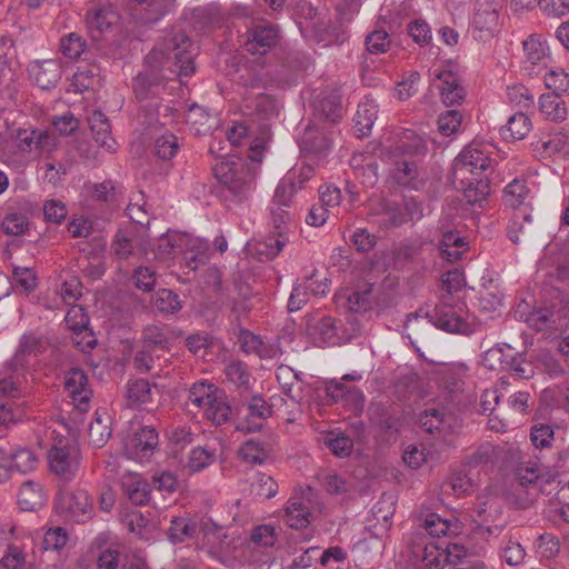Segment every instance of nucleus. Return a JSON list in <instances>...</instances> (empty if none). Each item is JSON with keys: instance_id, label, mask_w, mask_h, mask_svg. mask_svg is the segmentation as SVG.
Returning <instances> with one entry per match:
<instances>
[{"instance_id": "obj_1", "label": "nucleus", "mask_w": 569, "mask_h": 569, "mask_svg": "<svg viewBox=\"0 0 569 569\" xmlns=\"http://www.w3.org/2000/svg\"><path fill=\"white\" fill-rule=\"evenodd\" d=\"M433 327L451 333L470 335L473 332V326L468 319L447 306L436 307L432 316L428 313L422 316L420 312L410 313L405 323L407 337L412 345L426 342Z\"/></svg>"}, {"instance_id": "obj_2", "label": "nucleus", "mask_w": 569, "mask_h": 569, "mask_svg": "<svg viewBox=\"0 0 569 569\" xmlns=\"http://www.w3.org/2000/svg\"><path fill=\"white\" fill-rule=\"evenodd\" d=\"M217 180L223 187L226 201L239 204L249 199L254 184V174L242 161L221 160L213 167Z\"/></svg>"}, {"instance_id": "obj_3", "label": "nucleus", "mask_w": 569, "mask_h": 569, "mask_svg": "<svg viewBox=\"0 0 569 569\" xmlns=\"http://www.w3.org/2000/svg\"><path fill=\"white\" fill-rule=\"evenodd\" d=\"M194 48L190 38L183 33H174L164 38L163 42L148 56H161L160 63L178 77H189L194 73Z\"/></svg>"}, {"instance_id": "obj_4", "label": "nucleus", "mask_w": 569, "mask_h": 569, "mask_svg": "<svg viewBox=\"0 0 569 569\" xmlns=\"http://www.w3.org/2000/svg\"><path fill=\"white\" fill-rule=\"evenodd\" d=\"M516 482L512 496L517 508L531 507L542 492V489L538 488L539 465L531 461L520 463L516 469Z\"/></svg>"}, {"instance_id": "obj_5", "label": "nucleus", "mask_w": 569, "mask_h": 569, "mask_svg": "<svg viewBox=\"0 0 569 569\" xmlns=\"http://www.w3.org/2000/svg\"><path fill=\"white\" fill-rule=\"evenodd\" d=\"M81 452L79 447L69 440H59L48 452L50 471L64 480L74 478L79 470Z\"/></svg>"}, {"instance_id": "obj_6", "label": "nucleus", "mask_w": 569, "mask_h": 569, "mask_svg": "<svg viewBox=\"0 0 569 569\" xmlns=\"http://www.w3.org/2000/svg\"><path fill=\"white\" fill-rule=\"evenodd\" d=\"M503 0H477L473 14V37L478 41L487 42L500 31L499 13Z\"/></svg>"}, {"instance_id": "obj_7", "label": "nucleus", "mask_w": 569, "mask_h": 569, "mask_svg": "<svg viewBox=\"0 0 569 569\" xmlns=\"http://www.w3.org/2000/svg\"><path fill=\"white\" fill-rule=\"evenodd\" d=\"M490 166V158L477 147L465 148L453 161L452 180H466L468 173L478 176Z\"/></svg>"}, {"instance_id": "obj_8", "label": "nucleus", "mask_w": 569, "mask_h": 569, "mask_svg": "<svg viewBox=\"0 0 569 569\" xmlns=\"http://www.w3.org/2000/svg\"><path fill=\"white\" fill-rule=\"evenodd\" d=\"M49 347V341L44 335L37 331H29L22 335L18 348L10 361L14 371L23 369L29 363L31 356L44 352Z\"/></svg>"}, {"instance_id": "obj_9", "label": "nucleus", "mask_w": 569, "mask_h": 569, "mask_svg": "<svg viewBox=\"0 0 569 569\" xmlns=\"http://www.w3.org/2000/svg\"><path fill=\"white\" fill-rule=\"evenodd\" d=\"M64 388L74 406L79 410L86 411L92 397L86 372L79 368L70 369L66 373Z\"/></svg>"}, {"instance_id": "obj_10", "label": "nucleus", "mask_w": 569, "mask_h": 569, "mask_svg": "<svg viewBox=\"0 0 569 569\" xmlns=\"http://www.w3.org/2000/svg\"><path fill=\"white\" fill-rule=\"evenodd\" d=\"M331 138L325 128L308 126L305 128L299 147L302 153L316 158L326 157L331 148Z\"/></svg>"}, {"instance_id": "obj_11", "label": "nucleus", "mask_w": 569, "mask_h": 569, "mask_svg": "<svg viewBox=\"0 0 569 569\" xmlns=\"http://www.w3.org/2000/svg\"><path fill=\"white\" fill-rule=\"evenodd\" d=\"M158 432L152 427H143L126 442L127 453L136 460L149 459L158 447Z\"/></svg>"}, {"instance_id": "obj_12", "label": "nucleus", "mask_w": 569, "mask_h": 569, "mask_svg": "<svg viewBox=\"0 0 569 569\" xmlns=\"http://www.w3.org/2000/svg\"><path fill=\"white\" fill-rule=\"evenodd\" d=\"M421 428L437 438H445L455 431L457 419L440 409H426L419 417Z\"/></svg>"}, {"instance_id": "obj_13", "label": "nucleus", "mask_w": 569, "mask_h": 569, "mask_svg": "<svg viewBox=\"0 0 569 569\" xmlns=\"http://www.w3.org/2000/svg\"><path fill=\"white\" fill-rule=\"evenodd\" d=\"M279 40V30L272 24H257L249 32L248 40L244 42V50L250 54L263 56Z\"/></svg>"}, {"instance_id": "obj_14", "label": "nucleus", "mask_w": 569, "mask_h": 569, "mask_svg": "<svg viewBox=\"0 0 569 569\" xmlns=\"http://www.w3.org/2000/svg\"><path fill=\"white\" fill-rule=\"evenodd\" d=\"M54 144L56 138L47 131L19 129L16 133V147L22 153L49 151Z\"/></svg>"}, {"instance_id": "obj_15", "label": "nucleus", "mask_w": 569, "mask_h": 569, "mask_svg": "<svg viewBox=\"0 0 569 569\" xmlns=\"http://www.w3.org/2000/svg\"><path fill=\"white\" fill-rule=\"evenodd\" d=\"M270 211L272 223L278 237L269 238L264 242L266 250H260L261 253L266 254L267 259H273L286 246L287 238L284 237V231L287 230V226L290 220L289 212L283 207L271 204Z\"/></svg>"}, {"instance_id": "obj_16", "label": "nucleus", "mask_w": 569, "mask_h": 569, "mask_svg": "<svg viewBox=\"0 0 569 569\" xmlns=\"http://www.w3.org/2000/svg\"><path fill=\"white\" fill-rule=\"evenodd\" d=\"M120 487L127 498L136 506H143L150 501V485L137 472L126 471L120 478Z\"/></svg>"}, {"instance_id": "obj_17", "label": "nucleus", "mask_w": 569, "mask_h": 569, "mask_svg": "<svg viewBox=\"0 0 569 569\" xmlns=\"http://www.w3.org/2000/svg\"><path fill=\"white\" fill-rule=\"evenodd\" d=\"M326 393L333 402H341L352 410H359L363 406L365 396L356 387L347 386L341 380H330L326 382Z\"/></svg>"}, {"instance_id": "obj_18", "label": "nucleus", "mask_w": 569, "mask_h": 569, "mask_svg": "<svg viewBox=\"0 0 569 569\" xmlns=\"http://www.w3.org/2000/svg\"><path fill=\"white\" fill-rule=\"evenodd\" d=\"M435 77L441 82L439 90L442 102L447 107L460 106L466 98V90L458 76L449 70H442L436 72Z\"/></svg>"}, {"instance_id": "obj_19", "label": "nucleus", "mask_w": 569, "mask_h": 569, "mask_svg": "<svg viewBox=\"0 0 569 569\" xmlns=\"http://www.w3.org/2000/svg\"><path fill=\"white\" fill-rule=\"evenodd\" d=\"M426 140L412 130H405L400 134L392 151V157H402L420 160L427 153Z\"/></svg>"}, {"instance_id": "obj_20", "label": "nucleus", "mask_w": 569, "mask_h": 569, "mask_svg": "<svg viewBox=\"0 0 569 569\" xmlns=\"http://www.w3.org/2000/svg\"><path fill=\"white\" fill-rule=\"evenodd\" d=\"M271 413V407L268 406L267 401L260 396H254L248 403L246 415L238 429L249 432L259 431L263 421L270 417Z\"/></svg>"}, {"instance_id": "obj_21", "label": "nucleus", "mask_w": 569, "mask_h": 569, "mask_svg": "<svg viewBox=\"0 0 569 569\" xmlns=\"http://www.w3.org/2000/svg\"><path fill=\"white\" fill-rule=\"evenodd\" d=\"M28 71L33 82L42 89L52 88L61 76L60 64L52 59L31 62Z\"/></svg>"}, {"instance_id": "obj_22", "label": "nucleus", "mask_w": 569, "mask_h": 569, "mask_svg": "<svg viewBox=\"0 0 569 569\" xmlns=\"http://www.w3.org/2000/svg\"><path fill=\"white\" fill-rule=\"evenodd\" d=\"M392 177L398 184L418 189L422 184L417 159L393 157Z\"/></svg>"}, {"instance_id": "obj_23", "label": "nucleus", "mask_w": 569, "mask_h": 569, "mask_svg": "<svg viewBox=\"0 0 569 569\" xmlns=\"http://www.w3.org/2000/svg\"><path fill=\"white\" fill-rule=\"evenodd\" d=\"M47 500L43 486L34 480L24 481L18 492V505L24 511H36Z\"/></svg>"}, {"instance_id": "obj_24", "label": "nucleus", "mask_w": 569, "mask_h": 569, "mask_svg": "<svg viewBox=\"0 0 569 569\" xmlns=\"http://www.w3.org/2000/svg\"><path fill=\"white\" fill-rule=\"evenodd\" d=\"M118 13L109 2L99 3L87 11L86 21L88 28L93 31L104 32L118 21Z\"/></svg>"}, {"instance_id": "obj_25", "label": "nucleus", "mask_w": 569, "mask_h": 569, "mask_svg": "<svg viewBox=\"0 0 569 569\" xmlns=\"http://www.w3.org/2000/svg\"><path fill=\"white\" fill-rule=\"evenodd\" d=\"M62 503L63 508L76 521H83L86 518L90 517L92 499L84 490L64 495L62 497Z\"/></svg>"}, {"instance_id": "obj_26", "label": "nucleus", "mask_w": 569, "mask_h": 569, "mask_svg": "<svg viewBox=\"0 0 569 569\" xmlns=\"http://www.w3.org/2000/svg\"><path fill=\"white\" fill-rule=\"evenodd\" d=\"M88 123L96 142L109 151H114L116 141L111 137V128L107 117L98 110L88 117Z\"/></svg>"}, {"instance_id": "obj_27", "label": "nucleus", "mask_w": 569, "mask_h": 569, "mask_svg": "<svg viewBox=\"0 0 569 569\" xmlns=\"http://www.w3.org/2000/svg\"><path fill=\"white\" fill-rule=\"evenodd\" d=\"M244 110L258 120H270L278 114L274 99L264 93L247 97L244 99Z\"/></svg>"}, {"instance_id": "obj_28", "label": "nucleus", "mask_w": 569, "mask_h": 569, "mask_svg": "<svg viewBox=\"0 0 569 569\" xmlns=\"http://www.w3.org/2000/svg\"><path fill=\"white\" fill-rule=\"evenodd\" d=\"M455 184L457 189L463 192L469 204L480 203L487 199L491 191L489 180L476 176L470 179L467 177L466 180H458Z\"/></svg>"}, {"instance_id": "obj_29", "label": "nucleus", "mask_w": 569, "mask_h": 569, "mask_svg": "<svg viewBox=\"0 0 569 569\" xmlns=\"http://www.w3.org/2000/svg\"><path fill=\"white\" fill-rule=\"evenodd\" d=\"M315 109L332 123L342 117L341 98L337 90H325L315 103Z\"/></svg>"}, {"instance_id": "obj_30", "label": "nucleus", "mask_w": 569, "mask_h": 569, "mask_svg": "<svg viewBox=\"0 0 569 569\" xmlns=\"http://www.w3.org/2000/svg\"><path fill=\"white\" fill-rule=\"evenodd\" d=\"M453 551H460V547L458 545H452L451 548L447 547L443 549L435 542H428L423 547V556L421 560L428 568L443 569L447 563H453V560L451 559Z\"/></svg>"}, {"instance_id": "obj_31", "label": "nucleus", "mask_w": 569, "mask_h": 569, "mask_svg": "<svg viewBox=\"0 0 569 569\" xmlns=\"http://www.w3.org/2000/svg\"><path fill=\"white\" fill-rule=\"evenodd\" d=\"M217 392L218 388L214 385L198 381L188 390L186 407L189 411H192L193 409L203 411L206 407L210 405L211 398H213Z\"/></svg>"}, {"instance_id": "obj_32", "label": "nucleus", "mask_w": 569, "mask_h": 569, "mask_svg": "<svg viewBox=\"0 0 569 569\" xmlns=\"http://www.w3.org/2000/svg\"><path fill=\"white\" fill-rule=\"evenodd\" d=\"M377 104L373 102H362L358 104L353 117L355 130L359 138L369 136L372 126L377 119Z\"/></svg>"}, {"instance_id": "obj_33", "label": "nucleus", "mask_w": 569, "mask_h": 569, "mask_svg": "<svg viewBox=\"0 0 569 569\" xmlns=\"http://www.w3.org/2000/svg\"><path fill=\"white\" fill-rule=\"evenodd\" d=\"M531 130V121L523 112H517L509 118L506 126L500 129V134L505 140H521Z\"/></svg>"}, {"instance_id": "obj_34", "label": "nucleus", "mask_w": 569, "mask_h": 569, "mask_svg": "<svg viewBox=\"0 0 569 569\" xmlns=\"http://www.w3.org/2000/svg\"><path fill=\"white\" fill-rule=\"evenodd\" d=\"M526 62L532 67L545 64L548 59V47L539 34H531L522 42Z\"/></svg>"}, {"instance_id": "obj_35", "label": "nucleus", "mask_w": 569, "mask_h": 569, "mask_svg": "<svg viewBox=\"0 0 569 569\" xmlns=\"http://www.w3.org/2000/svg\"><path fill=\"white\" fill-rule=\"evenodd\" d=\"M512 351L509 345L495 346L483 353L482 365L489 370L506 371Z\"/></svg>"}, {"instance_id": "obj_36", "label": "nucleus", "mask_w": 569, "mask_h": 569, "mask_svg": "<svg viewBox=\"0 0 569 569\" xmlns=\"http://www.w3.org/2000/svg\"><path fill=\"white\" fill-rule=\"evenodd\" d=\"M535 231L532 217L525 211L515 213L508 226V237L515 243H518L521 237H529Z\"/></svg>"}, {"instance_id": "obj_37", "label": "nucleus", "mask_w": 569, "mask_h": 569, "mask_svg": "<svg viewBox=\"0 0 569 569\" xmlns=\"http://www.w3.org/2000/svg\"><path fill=\"white\" fill-rule=\"evenodd\" d=\"M284 521L293 529L307 528L310 523L309 508L297 500L290 499L284 509Z\"/></svg>"}, {"instance_id": "obj_38", "label": "nucleus", "mask_w": 569, "mask_h": 569, "mask_svg": "<svg viewBox=\"0 0 569 569\" xmlns=\"http://www.w3.org/2000/svg\"><path fill=\"white\" fill-rule=\"evenodd\" d=\"M423 527L432 537H441L451 533L457 535L460 529V525L457 520L451 521L449 519L441 518L437 513L428 515L423 521Z\"/></svg>"}, {"instance_id": "obj_39", "label": "nucleus", "mask_w": 569, "mask_h": 569, "mask_svg": "<svg viewBox=\"0 0 569 569\" xmlns=\"http://www.w3.org/2000/svg\"><path fill=\"white\" fill-rule=\"evenodd\" d=\"M540 111L551 121H561L566 118L567 109L560 94H542L539 99Z\"/></svg>"}, {"instance_id": "obj_40", "label": "nucleus", "mask_w": 569, "mask_h": 569, "mask_svg": "<svg viewBox=\"0 0 569 569\" xmlns=\"http://www.w3.org/2000/svg\"><path fill=\"white\" fill-rule=\"evenodd\" d=\"M203 415L208 420L220 426L229 420L231 407L226 401V398L218 391L216 396L211 398L210 405L203 410Z\"/></svg>"}, {"instance_id": "obj_41", "label": "nucleus", "mask_w": 569, "mask_h": 569, "mask_svg": "<svg viewBox=\"0 0 569 569\" xmlns=\"http://www.w3.org/2000/svg\"><path fill=\"white\" fill-rule=\"evenodd\" d=\"M111 436V429L109 426V417L107 413L100 415L96 412V418L90 422L89 426V439L90 442L98 448L106 445Z\"/></svg>"}, {"instance_id": "obj_42", "label": "nucleus", "mask_w": 569, "mask_h": 569, "mask_svg": "<svg viewBox=\"0 0 569 569\" xmlns=\"http://www.w3.org/2000/svg\"><path fill=\"white\" fill-rule=\"evenodd\" d=\"M532 146L541 154L551 157L567 151L568 137L565 133L558 132L549 136L547 139H539L532 142Z\"/></svg>"}, {"instance_id": "obj_43", "label": "nucleus", "mask_w": 569, "mask_h": 569, "mask_svg": "<svg viewBox=\"0 0 569 569\" xmlns=\"http://www.w3.org/2000/svg\"><path fill=\"white\" fill-rule=\"evenodd\" d=\"M122 522L130 532L140 539H150L153 525L140 511L127 513Z\"/></svg>"}, {"instance_id": "obj_44", "label": "nucleus", "mask_w": 569, "mask_h": 569, "mask_svg": "<svg viewBox=\"0 0 569 569\" xmlns=\"http://www.w3.org/2000/svg\"><path fill=\"white\" fill-rule=\"evenodd\" d=\"M197 525L183 517L173 518L168 529V538L172 543H180L194 536Z\"/></svg>"}, {"instance_id": "obj_45", "label": "nucleus", "mask_w": 569, "mask_h": 569, "mask_svg": "<svg viewBox=\"0 0 569 569\" xmlns=\"http://www.w3.org/2000/svg\"><path fill=\"white\" fill-rule=\"evenodd\" d=\"M223 373L226 380L238 388L249 389L251 373L246 363L241 361H231L224 367Z\"/></svg>"}, {"instance_id": "obj_46", "label": "nucleus", "mask_w": 569, "mask_h": 569, "mask_svg": "<svg viewBox=\"0 0 569 569\" xmlns=\"http://www.w3.org/2000/svg\"><path fill=\"white\" fill-rule=\"evenodd\" d=\"M87 47L86 39L77 32H70L60 39L61 53L71 60L79 59Z\"/></svg>"}, {"instance_id": "obj_47", "label": "nucleus", "mask_w": 569, "mask_h": 569, "mask_svg": "<svg viewBox=\"0 0 569 569\" xmlns=\"http://www.w3.org/2000/svg\"><path fill=\"white\" fill-rule=\"evenodd\" d=\"M529 189L525 181L515 179L503 190L502 200L507 207L519 208L528 197Z\"/></svg>"}, {"instance_id": "obj_48", "label": "nucleus", "mask_w": 569, "mask_h": 569, "mask_svg": "<svg viewBox=\"0 0 569 569\" xmlns=\"http://www.w3.org/2000/svg\"><path fill=\"white\" fill-rule=\"evenodd\" d=\"M168 345V337L163 329L158 326H147L142 331V347L156 351L164 350Z\"/></svg>"}, {"instance_id": "obj_49", "label": "nucleus", "mask_w": 569, "mask_h": 569, "mask_svg": "<svg viewBox=\"0 0 569 569\" xmlns=\"http://www.w3.org/2000/svg\"><path fill=\"white\" fill-rule=\"evenodd\" d=\"M128 399L133 405H144L152 400V388L149 381L138 379L128 383Z\"/></svg>"}, {"instance_id": "obj_50", "label": "nucleus", "mask_w": 569, "mask_h": 569, "mask_svg": "<svg viewBox=\"0 0 569 569\" xmlns=\"http://www.w3.org/2000/svg\"><path fill=\"white\" fill-rule=\"evenodd\" d=\"M251 489L258 499H270L277 495L278 483L271 476L258 472Z\"/></svg>"}, {"instance_id": "obj_51", "label": "nucleus", "mask_w": 569, "mask_h": 569, "mask_svg": "<svg viewBox=\"0 0 569 569\" xmlns=\"http://www.w3.org/2000/svg\"><path fill=\"white\" fill-rule=\"evenodd\" d=\"M238 455L244 462L251 465H261L268 458L267 450L254 440H248L242 443Z\"/></svg>"}, {"instance_id": "obj_52", "label": "nucleus", "mask_w": 569, "mask_h": 569, "mask_svg": "<svg viewBox=\"0 0 569 569\" xmlns=\"http://www.w3.org/2000/svg\"><path fill=\"white\" fill-rule=\"evenodd\" d=\"M153 303L162 313H174L181 309L179 296L170 289L158 290Z\"/></svg>"}, {"instance_id": "obj_53", "label": "nucleus", "mask_w": 569, "mask_h": 569, "mask_svg": "<svg viewBox=\"0 0 569 569\" xmlns=\"http://www.w3.org/2000/svg\"><path fill=\"white\" fill-rule=\"evenodd\" d=\"M11 463L14 469L21 473H27L36 469L38 465L37 456L29 448H19L12 450Z\"/></svg>"}, {"instance_id": "obj_54", "label": "nucleus", "mask_w": 569, "mask_h": 569, "mask_svg": "<svg viewBox=\"0 0 569 569\" xmlns=\"http://www.w3.org/2000/svg\"><path fill=\"white\" fill-rule=\"evenodd\" d=\"M325 445L330 449V451L340 458H345L351 455L353 449V441L351 438L347 437L343 433L333 435L329 433L325 438Z\"/></svg>"}, {"instance_id": "obj_55", "label": "nucleus", "mask_w": 569, "mask_h": 569, "mask_svg": "<svg viewBox=\"0 0 569 569\" xmlns=\"http://www.w3.org/2000/svg\"><path fill=\"white\" fill-rule=\"evenodd\" d=\"M506 371L520 379H530L535 375L533 366L521 353L512 351Z\"/></svg>"}, {"instance_id": "obj_56", "label": "nucleus", "mask_w": 569, "mask_h": 569, "mask_svg": "<svg viewBox=\"0 0 569 569\" xmlns=\"http://www.w3.org/2000/svg\"><path fill=\"white\" fill-rule=\"evenodd\" d=\"M178 148V139L170 132H166L156 138L154 152L162 160H170L174 157Z\"/></svg>"}, {"instance_id": "obj_57", "label": "nucleus", "mask_w": 569, "mask_h": 569, "mask_svg": "<svg viewBox=\"0 0 569 569\" xmlns=\"http://www.w3.org/2000/svg\"><path fill=\"white\" fill-rule=\"evenodd\" d=\"M121 191L111 180H106L93 186V197L111 206H118Z\"/></svg>"}, {"instance_id": "obj_58", "label": "nucleus", "mask_w": 569, "mask_h": 569, "mask_svg": "<svg viewBox=\"0 0 569 569\" xmlns=\"http://www.w3.org/2000/svg\"><path fill=\"white\" fill-rule=\"evenodd\" d=\"M4 233L10 236H20L28 231L29 220L20 212L7 214L1 223Z\"/></svg>"}, {"instance_id": "obj_59", "label": "nucleus", "mask_w": 569, "mask_h": 569, "mask_svg": "<svg viewBox=\"0 0 569 569\" xmlns=\"http://www.w3.org/2000/svg\"><path fill=\"white\" fill-rule=\"evenodd\" d=\"M462 114L458 110H449L438 118V130L442 136L449 137L457 132L461 126Z\"/></svg>"}, {"instance_id": "obj_60", "label": "nucleus", "mask_w": 569, "mask_h": 569, "mask_svg": "<svg viewBox=\"0 0 569 569\" xmlns=\"http://www.w3.org/2000/svg\"><path fill=\"white\" fill-rule=\"evenodd\" d=\"M97 77V68L92 66H84L79 68L78 71L73 74L72 86L76 88V91L82 92L94 86V83L98 81Z\"/></svg>"}, {"instance_id": "obj_61", "label": "nucleus", "mask_w": 569, "mask_h": 569, "mask_svg": "<svg viewBox=\"0 0 569 569\" xmlns=\"http://www.w3.org/2000/svg\"><path fill=\"white\" fill-rule=\"evenodd\" d=\"M213 460L214 453L212 451L198 447L191 450L187 468L191 472H198L210 466Z\"/></svg>"}, {"instance_id": "obj_62", "label": "nucleus", "mask_w": 569, "mask_h": 569, "mask_svg": "<svg viewBox=\"0 0 569 569\" xmlns=\"http://www.w3.org/2000/svg\"><path fill=\"white\" fill-rule=\"evenodd\" d=\"M545 83L552 93L561 96L569 92V74L563 70H551L546 73Z\"/></svg>"}, {"instance_id": "obj_63", "label": "nucleus", "mask_w": 569, "mask_h": 569, "mask_svg": "<svg viewBox=\"0 0 569 569\" xmlns=\"http://www.w3.org/2000/svg\"><path fill=\"white\" fill-rule=\"evenodd\" d=\"M111 248L117 257L127 259L134 249L132 234L124 230H119L114 236Z\"/></svg>"}, {"instance_id": "obj_64", "label": "nucleus", "mask_w": 569, "mask_h": 569, "mask_svg": "<svg viewBox=\"0 0 569 569\" xmlns=\"http://www.w3.org/2000/svg\"><path fill=\"white\" fill-rule=\"evenodd\" d=\"M501 557L509 566H519L525 560L526 551L518 541L509 539L501 547Z\"/></svg>"}]
</instances>
